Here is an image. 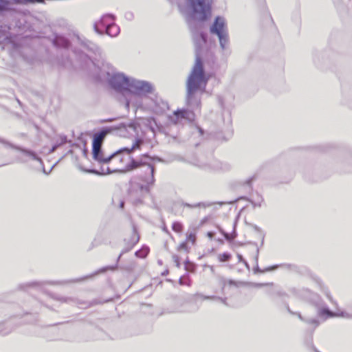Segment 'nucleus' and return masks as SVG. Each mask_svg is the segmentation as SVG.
<instances>
[{
	"mask_svg": "<svg viewBox=\"0 0 352 352\" xmlns=\"http://www.w3.org/2000/svg\"><path fill=\"white\" fill-rule=\"evenodd\" d=\"M196 297L201 298L203 300H218L222 302L224 305H227V298H221L216 296H205L201 294H197L195 295Z\"/></svg>",
	"mask_w": 352,
	"mask_h": 352,
	"instance_id": "17",
	"label": "nucleus"
},
{
	"mask_svg": "<svg viewBox=\"0 0 352 352\" xmlns=\"http://www.w3.org/2000/svg\"><path fill=\"white\" fill-rule=\"evenodd\" d=\"M59 300H63V301H64V302H67L69 299L65 298H60Z\"/></svg>",
	"mask_w": 352,
	"mask_h": 352,
	"instance_id": "44",
	"label": "nucleus"
},
{
	"mask_svg": "<svg viewBox=\"0 0 352 352\" xmlns=\"http://www.w3.org/2000/svg\"><path fill=\"white\" fill-rule=\"evenodd\" d=\"M211 271H212V272H214L213 267H211Z\"/></svg>",
	"mask_w": 352,
	"mask_h": 352,
	"instance_id": "46",
	"label": "nucleus"
},
{
	"mask_svg": "<svg viewBox=\"0 0 352 352\" xmlns=\"http://www.w3.org/2000/svg\"><path fill=\"white\" fill-rule=\"evenodd\" d=\"M298 296L304 300L310 302L314 305L316 309L317 318L305 319L300 313H294L287 307V310L291 314H295L302 321H305L314 328L320 325L322 322L330 318L340 317L344 318H352V305L345 310L337 308L336 311H331L322 299L309 289H302L299 291Z\"/></svg>",
	"mask_w": 352,
	"mask_h": 352,
	"instance_id": "4",
	"label": "nucleus"
},
{
	"mask_svg": "<svg viewBox=\"0 0 352 352\" xmlns=\"http://www.w3.org/2000/svg\"><path fill=\"white\" fill-rule=\"evenodd\" d=\"M114 129L117 134L123 138H133L134 142L131 147H124L111 155H105L102 148L97 150V156L93 154L94 160L100 164V170L91 169L87 172L96 175H107L112 173L120 172V160L122 157L120 155L126 153L127 155L136 150H140L144 144V140L139 138V129L140 126L135 121H126L120 123Z\"/></svg>",
	"mask_w": 352,
	"mask_h": 352,
	"instance_id": "1",
	"label": "nucleus"
},
{
	"mask_svg": "<svg viewBox=\"0 0 352 352\" xmlns=\"http://www.w3.org/2000/svg\"><path fill=\"white\" fill-rule=\"evenodd\" d=\"M178 250L187 251L188 250V245H187L186 242L182 243L179 245V246L178 248Z\"/></svg>",
	"mask_w": 352,
	"mask_h": 352,
	"instance_id": "30",
	"label": "nucleus"
},
{
	"mask_svg": "<svg viewBox=\"0 0 352 352\" xmlns=\"http://www.w3.org/2000/svg\"><path fill=\"white\" fill-rule=\"evenodd\" d=\"M187 239L189 241H191L192 244L195 243L196 241V234L195 232H188L187 234Z\"/></svg>",
	"mask_w": 352,
	"mask_h": 352,
	"instance_id": "26",
	"label": "nucleus"
},
{
	"mask_svg": "<svg viewBox=\"0 0 352 352\" xmlns=\"http://www.w3.org/2000/svg\"><path fill=\"white\" fill-rule=\"evenodd\" d=\"M327 298H329V300H330V301H331L333 305H337L336 302H334V301L333 300V299H332L331 296L329 294H327Z\"/></svg>",
	"mask_w": 352,
	"mask_h": 352,
	"instance_id": "37",
	"label": "nucleus"
},
{
	"mask_svg": "<svg viewBox=\"0 0 352 352\" xmlns=\"http://www.w3.org/2000/svg\"><path fill=\"white\" fill-rule=\"evenodd\" d=\"M179 284H180V285H185V284H186V283L183 280V278H182V277H181V278H179Z\"/></svg>",
	"mask_w": 352,
	"mask_h": 352,
	"instance_id": "40",
	"label": "nucleus"
},
{
	"mask_svg": "<svg viewBox=\"0 0 352 352\" xmlns=\"http://www.w3.org/2000/svg\"><path fill=\"white\" fill-rule=\"evenodd\" d=\"M102 237H103V233L98 232L96 235L95 238L94 239L92 243H91V248H94L95 246H98L100 245L102 243Z\"/></svg>",
	"mask_w": 352,
	"mask_h": 352,
	"instance_id": "18",
	"label": "nucleus"
},
{
	"mask_svg": "<svg viewBox=\"0 0 352 352\" xmlns=\"http://www.w3.org/2000/svg\"><path fill=\"white\" fill-rule=\"evenodd\" d=\"M194 113L188 109H178L174 111L173 114L169 116L168 120L170 123L177 125L184 123V121H192L194 120Z\"/></svg>",
	"mask_w": 352,
	"mask_h": 352,
	"instance_id": "9",
	"label": "nucleus"
},
{
	"mask_svg": "<svg viewBox=\"0 0 352 352\" xmlns=\"http://www.w3.org/2000/svg\"><path fill=\"white\" fill-rule=\"evenodd\" d=\"M173 260L174 263H175L176 267L179 268L181 266V264H180V260H179V256L175 255V254L173 255Z\"/></svg>",
	"mask_w": 352,
	"mask_h": 352,
	"instance_id": "28",
	"label": "nucleus"
},
{
	"mask_svg": "<svg viewBox=\"0 0 352 352\" xmlns=\"http://www.w3.org/2000/svg\"><path fill=\"white\" fill-rule=\"evenodd\" d=\"M81 46H82V51H83V52H90V53L94 54L96 56L100 55V50L98 47V46L96 43H94L90 41H88V40L82 41Z\"/></svg>",
	"mask_w": 352,
	"mask_h": 352,
	"instance_id": "13",
	"label": "nucleus"
},
{
	"mask_svg": "<svg viewBox=\"0 0 352 352\" xmlns=\"http://www.w3.org/2000/svg\"><path fill=\"white\" fill-rule=\"evenodd\" d=\"M116 16L112 14H105L99 21L94 24L96 33L100 35L106 34L111 37H116L120 33V27L115 23Z\"/></svg>",
	"mask_w": 352,
	"mask_h": 352,
	"instance_id": "6",
	"label": "nucleus"
},
{
	"mask_svg": "<svg viewBox=\"0 0 352 352\" xmlns=\"http://www.w3.org/2000/svg\"><path fill=\"white\" fill-rule=\"evenodd\" d=\"M243 263H244L245 266L249 270L250 269V265L248 264V263L245 260L243 261Z\"/></svg>",
	"mask_w": 352,
	"mask_h": 352,
	"instance_id": "41",
	"label": "nucleus"
},
{
	"mask_svg": "<svg viewBox=\"0 0 352 352\" xmlns=\"http://www.w3.org/2000/svg\"><path fill=\"white\" fill-rule=\"evenodd\" d=\"M125 17H126L127 19L131 20V19H133V13H132V12H126V13L125 14Z\"/></svg>",
	"mask_w": 352,
	"mask_h": 352,
	"instance_id": "34",
	"label": "nucleus"
},
{
	"mask_svg": "<svg viewBox=\"0 0 352 352\" xmlns=\"http://www.w3.org/2000/svg\"><path fill=\"white\" fill-rule=\"evenodd\" d=\"M124 201H121L120 204V207L121 208H124Z\"/></svg>",
	"mask_w": 352,
	"mask_h": 352,
	"instance_id": "43",
	"label": "nucleus"
},
{
	"mask_svg": "<svg viewBox=\"0 0 352 352\" xmlns=\"http://www.w3.org/2000/svg\"><path fill=\"white\" fill-rule=\"evenodd\" d=\"M223 234L225 238L228 241H231L236 237L235 234L234 236H232V235L229 234L228 233H226V232H223Z\"/></svg>",
	"mask_w": 352,
	"mask_h": 352,
	"instance_id": "31",
	"label": "nucleus"
},
{
	"mask_svg": "<svg viewBox=\"0 0 352 352\" xmlns=\"http://www.w3.org/2000/svg\"><path fill=\"white\" fill-rule=\"evenodd\" d=\"M172 229L176 232H182L183 230V226L182 223L179 221L173 222L172 225Z\"/></svg>",
	"mask_w": 352,
	"mask_h": 352,
	"instance_id": "21",
	"label": "nucleus"
},
{
	"mask_svg": "<svg viewBox=\"0 0 352 352\" xmlns=\"http://www.w3.org/2000/svg\"><path fill=\"white\" fill-rule=\"evenodd\" d=\"M186 6L193 19L204 21L210 12V0H186Z\"/></svg>",
	"mask_w": 352,
	"mask_h": 352,
	"instance_id": "8",
	"label": "nucleus"
},
{
	"mask_svg": "<svg viewBox=\"0 0 352 352\" xmlns=\"http://www.w3.org/2000/svg\"><path fill=\"white\" fill-rule=\"evenodd\" d=\"M273 294L276 295V296H283L285 294L283 293L280 290H276L273 292Z\"/></svg>",
	"mask_w": 352,
	"mask_h": 352,
	"instance_id": "33",
	"label": "nucleus"
},
{
	"mask_svg": "<svg viewBox=\"0 0 352 352\" xmlns=\"http://www.w3.org/2000/svg\"><path fill=\"white\" fill-rule=\"evenodd\" d=\"M109 131V129H103L94 135L92 142V154H94L95 156H97V150L102 148L103 140Z\"/></svg>",
	"mask_w": 352,
	"mask_h": 352,
	"instance_id": "12",
	"label": "nucleus"
},
{
	"mask_svg": "<svg viewBox=\"0 0 352 352\" xmlns=\"http://www.w3.org/2000/svg\"><path fill=\"white\" fill-rule=\"evenodd\" d=\"M153 159L147 154L143 155L140 159H133L129 156L124 157L120 160V172L124 173L139 169V177L144 184L139 186L141 198L134 200L135 204H142V197L150 192L151 188L154 186L155 179L154 177L155 168L152 164Z\"/></svg>",
	"mask_w": 352,
	"mask_h": 352,
	"instance_id": "3",
	"label": "nucleus"
},
{
	"mask_svg": "<svg viewBox=\"0 0 352 352\" xmlns=\"http://www.w3.org/2000/svg\"><path fill=\"white\" fill-rule=\"evenodd\" d=\"M263 197L259 195H257L256 198L254 201H252V204H254V206L260 207L261 206V203L263 202Z\"/></svg>",
	"mask_w": 352,
	"mask_h": 352,
	"instance_id": "24",
	"label": "nucleus"
},
{
	"mask_svg": "<svg viewBox=\"0 0 352 352\" xmlns=\"http://www.w3.org/2000/svg\"><path fill=\"white\" fill-rule=\"evenodd\" d=\"M253 178H250L248 180H247L246 183L250 185L252 181Z\"/></svg>",
	"mask_w": 352,
	"mask_h": 352,
	"instance_id": "42",
	"label": "nucleus"
},
{
	"mask_svg": "<svg viewBox=\"0 0 352 352\" xmlns=\"http://www.w3.org/2000/svg\"><path fill=\"white\" fill-rule=\"evenodd\" d=\"M278 267V265H274V266H272V267H270L264 270H261L259 269V267L257 266L255 270H254V272H267V271H270V270H276Z\"/></svg>",
	"mask_w": 352,
	"mask_h": 352,
	"instance_id": "25",
	"label": "nucleus"
},
{
	"mask_svg": "<svg viewBox=\"0 0 352 352\" xmlns=\"http://www.w3.org/2000/svg\"><path fill=\"white\" fill-rule=\"evenodd\" d=\"M10 2L6 0H0V11L9 9Z\"/></svg>",
	"mask_w": 352,
	"mask_h": 352,
	"instance_id": "23",
	"label": "nucleus"
},
{
	"mask_svg": "<svg viewBox=\"0 0 352 352\" xmlns=\"http://www.w3.org/2000/svg\"><path fill=\"white\" fill-rule=\"evenodd\" d=\"M314 350H315V351H316V352H319V351H318L316 349H315Z\"/></svg>",
	"mask_w": 352,
	"mask_h": 352,
	"instance_id": "47",
	"label": "nucleus"
},
{
	"mask_svg": "<svg viewBox=\"0 0 352 352\" xmlns=\"http://www.w3.org/2000/svg\"><path fill=\"white\" fill-rule=\"evenodd\" d=\"M184 206H186V207H188V208H192L201 207V206L208 207V206H210L211 204L200 202V203H198V204H194V205H191L190 204L186 203V204H184Z\"/></svg>",
	"mask_w": 352,
	"mask_h": 352,
	"instance_id": "22",
	"label": "nucleus"
},
{
	"mask_svg": "<svg viewBox=\"0 0 352 352\" xmlns=\"http://www.w3.org/2000/svg\"><path fill=\"white\" fill-rule=\"evenodd\" d=\"M219 285L221 287V293L225 294L226 287L228 286H236V283L232 280H227L226 278L219 276L218 277Z\"/></svg>",
	"mask_w": 352,
	"mask_h": 352,
	"instance_id": "16",
	"label": "nucleus"
},
{
	"mask_svg": "<svg viewBox=\"0 0 352 352\" xmlns=\"http://www.w3.org/2000/svg\"><path fill=\"white\" fill-rule=\"evenodd\" d=\"M207 82L201 59L197 56L186 82V103L192 110L200 109L201 95L205 91Z\"/></svg>",
	"mask_w": 352,
	"mask_h": 352,
	"instance_id": "5",
	"label": "nucleus"
},
{
	"mask_svg": "<svg viewBox=\"0 0 352 352\" xmlns=\"http://www.w3.org/2000/svg\"><path fill=\"white\" fill-rule=\"evenodd\" d=\"M148 253V248H144L142 250H140L135 252V254L137 257L139 258H145Z\"/></svg>",
	"mask_w": 352,
	"mask_h": 352,
	"instance_id": "20",
	"label": "nucleus"
},
{
	"mask_svg": "<svg viewBox=\"0 0 352 352\" xmlns=\"http://www.w3.org/2000/svg\"><path fill=\"white\" fill-rule=\"evenodd\" d=\"M207 235L210 239H212L214 236V233L213 232H208Z\"/></svg>",
	"mask_w": 352,
	"mask_h": 352,
	"instance_id": "38",
	"label": "nucleus"
},
{
	"mask_svg": "<svg viewBox=\"0 0 352 352\" xmlns=\"http://www.w3.org/2000/svg\"><path fill=\"white\" fill-rule=\"evenodd\" d=\"M170 138L173 139V141H175L177 140L176 135H169L168 133L166 134Z\"/></svg>",
	"mask_w": 352,
	"mask_h": 352,
	"instance_id": "39",
	"label": "nucleus"
},
{
	"mask_svg": "<svg viewBox=\"0 0 352 352\" xmlns=\"http://www.w3.org/2000/svg\"><path fill=\"white\" fill-rule=\"evenodd\" d=\"M232 256L228 252H224L223 254H220L218 256V259L220 262H226L228 261L231 258Z\"/></svg>",
	"mask_w": 352,
	"mask_h": 352,
	"instance_id": "19",
	"label": "nucleus"
},
{
	"mask_svg": "<svg viewBox=\"0 0 352 352\" xmlns=\"http://www.w3.org/2000/svg\"><path fill=\"white\" fill-rule=\"evenodd\" d=\"M237 258H238V260H239V262H242L243 263V261H245V259L243 258V256L239 254H237Z\"/></svg>",
	"mask_w": 352,
	"mask_h": 352,
	"instance_id": "36",
	"label": "nucleus"
},
{
	"mask_svg": "<svg viewBox=\"0 0 352 352\" xmlns=\"http://www.w3.org/2000/svg\"><path fill=\"white\" fill-rule=\"evenodd\" d=\"M269 284H263V283H261V284H258L257 285L261 287V286H263V285H268Z\"/></svg>",
	"mask_w": 352,
	"mask_h": 352,
	"instance_id": "45",
	"label": "nucleus"
},
{
	"mask_svg": "<svg viewBox=\"0 0 352 352\" xmlns=\"http://www.w3.org/2000/svg\"><path fill=\"white\" fill-rule=\"evenodd\" d=\"M52 41L54 46L59 48L67 49L70 45L69 41L64 36L60 34H55Z\"/></svg>",
	"mask_w": 352,
	"mask_h": 352,
	"instance_id": "14",
	"label": "nucleus"
},
{
	"mask_svg": "<svg viewBox=\"0 0 352 352\" xmlns=\"http://www.w3.org/2000/svg\"><path fill=\"white\" fill-rule=\"evenodd\" d=\"M65 282H55V281H29L26 283H23L19 284L17 286V289L19 290L28 292L30 289H36V290H43L45 287L48 285H58L63 284Z\"/></svg>",
	"mask_w": 352,
	"mask_h": 352,
	"instance_id": "10",
	"label": "nucleus"
},
{
	"mask_svg": "<svg viewBox=\"0 0 352 352\" xmlns=\"http://www.w3.org/2000/svg\"><path fill=\"white\" fill-rule=\"evenodd\" d=\"M196 129L197 130L200 136H202L204 135V131L200 126H196Z\"/></svg>",
	"mask_w": 352,
	"mask_h": 352,
	"instance_id": "35",
	"label": "nucleus"
},
{
	"mask_svg": "<svg viewBox=\"0 0 352 352\" xmlns=\"http://www.w3.org/2000/svg\"><path fill=\"white\" fill-rule=\"evenodd\" d=\"M117 268V265H116L115 266H108V267H103V268H101L100 270H99V272H106L107 270H114Z\"/></svg>",
	"mask_w": 352,
	"mask_h": 352,
	"instance_id": "29",
	"label": "nucleus"
},
{
	"mask_svg": "<svg viewBox=\"0 0 352 352\" xmlns=\"http://www.w3.org/2000/svg\"><path fill=\"white\" fill-rule=\"evenodd\" d=\"M198 36L199 37V39L204 43H205L206 42V35L203 33V32H200L199 34H198Z\"/></svg>",
	"mask_w": 352,
	"mask_h": 352,
	"instance_id": "32",
	"label": "nucleus"
},
{
	"mask_svg": "<svg viewBox=\"0 0 352 352\" xmlns=\"http://www.w3.org/2000/svg\"><path fill=\"white\" fill-rule=\"evenodd\" d=\"M212 34L217 35L221 48L226 50L229 47L230 38L226 21L224 17L218 16L215 18L213 23L210 28Z\"/></svg>",
	"mask_w": 352,
	"mask_h": 352,
	"instance_id": "7",
	"label": "nucleus"
},
{
	"mask_svg": "<svg viewBox=\"0 0 352 352\" xmlns=\"http://www.w3.org/2000/svg\"><path fill=\"white\" fill-rule=\"evenodd\" d=\"M97 78L100 81L107 80L112 89L123 94L127 107L130 104L140 106L142 103L138 99L152 91L151 83L129 78L109 64H103Z\"/></svg>",
	"mask_w": 352,
	"mask_h": 352,
	"instance_id": "2",
	"label": "nucleus"
},
{
	"mask_svg": "<svg viewBox=\"0 0 352 352\" xmlns=\"http://www.w3.org/2000/svg\"><path fill=\"white\" fill-rule=\"evenodd\" d=\"M140 236L138 233L136 226L133 224L132 225V234L129 238H126L124 239V248L122 250L119 256L118 257L117 262H118L124 254L129 252L133 246L139 241Z\"/></svg>",
	"mask_w": 352,
	"mask_h": 352,
	"instance_id": "11",
	"label": "nucleus"
},
{
	"mask_svg": "<svg viewBox=\"0 0 352 352\" xmlns=\"http://www.w3.org/2000/svg\"><path fill=\"white\" fill-rule=\"evenodd\" d=\"M65 142H66V137L62 138L61 143L54 145L50 150V153L54 152L60 144H64Z\"/></svg>",
	"mask_w": 352,
	"mask_h": 352,
	"instance_id": "27",
	"label": "nucleus"
},
{
	"mask_svg": "<svg viewBox=\"0 0 352 352\" xmlns=\"http://www.w3.org/2000/svg\"><path fill=\"white\" fill-rule=\"evenodd\" d=\"M0 143H2L6 146H10L12 148H16V149H18L19 151H21V152H23V153H24L26 156L29 157L30 159L33 160H36V161H38L40 162H41V159L33 151H29V150H26V149H23V148H18V147H15L14 146H12L11 144L6 142L4 140L0 138Z\"/></svg>",
	"mask_w": 352,
	"mask_h": 352,
	"instance_id": "15",
	"label": "nucleus"
}]
</instances>
